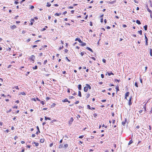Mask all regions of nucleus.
Instances as JSON below:
<instances>
[{
	"mask_svg": "<svg viewBox=\"0 0 152 152\" xmlns=\"http://www.w3.org/2000/svg\"><path fill=\"white\" fill-rule=\"evenodd\" d=\"M75 41H78L80 43L82 42V41H81L80 39L79 38H77L75 39Z\"/></svg>",
	"mask_w": 152,
	"mask_h": 152,
	"instance_id": "423d86ee",
	"label": "nucleus"
},
{
	"mask_svg": "<svg viewBox=\"0 0 152 152\" xmlns=\"http://www.w3.org/2000/svg\"><path fill=\"white\" fill-rule=\"evenodd\" d=\"M74 119L72 117L70 118V120L69 121V123L70 124H71L72 122L73 121Z\"/></svg>",
	"mask_w": 152,
	"mask_h": 152,
	"instance_id": "9d476101",
	"label": "nucleus"
},
{
	"mask_svg": "<svg viewBox=\"0 0 152 152\" xmlns=\"http://www.w3.org/2000/svg\"><path fill=\"white\" fill-rule=\"evenodd\" d=\"M129 95V92H127L125 94V99L127 100V97Z\"/></svg>",
	"mask_w": 152,
	"mask_h": 152,
	"instance_id": "7ed1b4c3",
	"label": "nucleus"
},
{
	"mask_svg": "<svg viewBox=\"0 0 152 152\" xmlns=\"http://www.w3.org/2000/svg\"><path fill=\"white\" fill-rule=\"evenodd\" d=\"M7 51H10L11 50V48H8L7 49Z\"/></svg>",
	"mask_w": 152,
	"mask_h": 152,
	"instance_id": "49530a36",
	"label": "nucleus"
},
{
	"mask_svg": "<svg viewBox=\"0 0 152 152\" xmlns=\"http://www.w3.org/2000/svg\"><path fill=\"white\" fill-rule=\"evenodd\" d=\"M126 121H125L124 122H122V124L123 125H125V124H126Z\"/></svg>",
	"mask_w": 152,
	"mask_h": 152,
	"instance_id": "5fc2aeb1",
	"label": "nucleus"
},
{
	"mask_svg": "<svg viewBox=\"0 0 152 152\" xmlns=\"http://www.w3.org/2000/svg\"><path fill=\"white\" fill-rule=\"evenodd\" d=\"M14 88H15L16 89H18V90H19V89L18 86H15L14 87H12V88L13 89H14Z\"/></svg>",
	"mask_w": 152,
	"mask_h": 152,
	"instance_id": "7c9ffc66",
	"label": "nucleus"
},
{
	"mask_svg": "<svg viewBox=\"0 0 152 152\" xmlns=\"http://www.w3.org/2000/svg\"><path fill=\"white\" fill-rule=\"evenodd\" d=\"M140 83L142 84V80L141 78L140 77Z\"/></svg>",
	"mask_w": 152,
	"mask_h": 152,
	"instance_id": "a18cd8bd",
	"label": "nucleus"
},
{
	"mask_svg": "<svg viewBox=\"0 0 152 152\" xmlns=\"http://www.w3.org/2000/svg\"><path fill=\"white\" fill-rule=\"evenodd\" d=\"M74 98V97L73 96H70L69 97V99H72Z\"/></svg>",
	"mask_w": 152,
	"mask_h": 152,
	"instance_id": "58836bf2",
	"label": "nucleus"
},
{
	"mask_svg": "<svg viewBox=\"0 0 152 152\" xmlns=\"http://www.w3.org/2000/svg\"><path fill=\"white\" fill-rule=\"evenodd\" d=\"M35 58V56L34 55H32L28 59L30 60L31 61L32 63H34V60Z\"/></svg>",
	"mask_w": 152,
	"mask_h": 152,
	"instance_id": "f03ea898",
	"label": "nucleus"
},
{
	"mask_svg": "<svg viewBox=\"0 0 152 152\" xmlns=\"http://www.w3.org/2000/svg\"><path fill=\"white\" fill-rule=\"evenodd\" d=\"M57 121L56 120H55V119H53V120H52L50 122V123L51 124H52V123H53L54 122H56V121Z\"/></svg>",
	"mask_w": 152,
	"mask_h": 152,
	"instance_id": "b1692460",
	"label": "nucleus"
},
{
	"mask_svg": "<svg viewBox=\"0 0 152 152\" xmlns=\"http://www.w3.org/2000/svg\"><path fill=\"white\" fill-rule=\"evenodd\" d=\"M43 54L42 53H40L39 54V56H42Z\"/></svg>",
	"mask_w": 152,
	"mask_h": 152,
	"instance_id": "09e8293b",
	"label": "nucleus"
},
{
	"mask_svg": "<svg viewBox=\"0 0 152 152\" xmlns=\"http://www.w3.org/2000/svg\"><path fill=\"white\" fill-rule=\"evenodd\" d=\"M14 3L15 4H17L19 3V2L17 1H15Z\"/></svg>",
	"mask_w": 152,
	"mask_h": 152,
	"instance_id": "680f3d73",
	"label": "nucleus"
},
{
	"mask_svg": "<svg viewBox=\"0 0 152 152\" xmlns=\"http://www.w3.org/2000/svg\"><path fill=\"white\" fill-rule=\"evenodd\" d=\"M61 15V12L59 13H56L55 14V16H59Z\"/></svg>",
	"mask_w": 152,
	"mask_h": 152,
	"instance_id": "2eb2a0df",
	"label": "nucleus"
},
{
	"mask_svg": "<svg viewBox=\"0 0 152 152\" xmlns=\"http://www.w3.org/2000/svg\"><path fill=\"white\" fill-rule=\"evenodd\" d=\"M150 55L152 57V50L151 49H150Z\"/></svg>",
	"mask_w": 152,
	"mask_h": 152,
	"instance_id": "473e14b6",
	"label": "nucleus"
},
{
	"mask_svg": "<svg viewBox=\"0 0 152 152\" xmlns=\"http://www.w3.org/2000/svg\"><path fill=\"white\" fill-rule=\"evenodd\" d=\"M103 19L102 18L100 20V22L101 23H102L103 22Z\"/></svg>",
	"mask_w": 152,
	"mask_h": 152,
	"instance_id": "3c124183",
	"label": "nucleus"
},
{
	"mask_svg": "<svg viewBox=\"0 0 152 152\" xmlns=\"http://www.w3.org/2000/svg\"><path fill=\"white\" fill-rule=\"evenodd\" d=\"M138 33L140 34V35H142V31L141 30H140L139 31H138Z\"/></svg>",
	"mask_w": 152,
	"mask_h": 152,
	"instance_id": "e433bc0d",
	"label": "nucleus"
},
{
	"mask_svg": "<svg viewBox=\"0 0 152 152\" xmlns=\"http://www.w3.org/2000/svg\"><path fill=\"white\" fill-rule=\"evenodd\" d=\"M62 102H68L69 103H70V102L69 101L68 99L66 98L64 99V100H62Z\"/></svg>",
	"mask_w": 152,
	"mask_h": 152,
	"instance_id": "39448f33",
	"label": "nucleus"
},
{
	"mask_svg": "<svg viewBox=\"0 0 152 152\" xmlns=\"http://www.w3.org/2000/svg\"><path fill=\"white\" fill-rule=\"evenodd\" d=\"M74 10H72L71 11V12L72 14H73L74 12Z\"/></svg>",
	"mask_w": 152,
	"mask_h": 152,
	"instance_id": "338daca9",
	"label": "nucleus"
},
{
	"mask_svg": "<svg viewBox=\"0 0 152 152\" xmlns=\"http://www.w3.org/2000/svg\"><path fill=\"white\" fill-rule=\"evenodd\" d=\"M35 134H32L31 135V137H35Z\"/></svg>",
	"mask_w": 152,
	"mask_h": 152,
	"instance_id": "864d4df0",
	"label": "nucleus"
},
{
	"mask_svg": "<svg viewBox=\"0 0 152 152\" xmlns=\"http://www.w3.org/2000/svg\"><path fill=\"white\" fill-rule=\"evenodd\" d=\"M45 120H51V119L49 118V117H47L46 116H45Z\"/></svg>",
	"mask_w": 152,
	"mask_h": 152,
	"instance_id": "393cba45",
	"label": "nucleus"
},
{
	"mask_svg": "<svg viewBox=\"0 0 152 152\" xmlns=\"http://www.w3.org/2000/svg\"><path fill=\"white\" fill-rule=\"evenodd\" d=\"M56 105V104L55 103H53L51 105V106L53 107H55Z\"/></svg>",
	"mask_w": 152,
	"mask_h": 152,
	"instance_id": "79ce46f5",
	"label": "nucleus"
},
{
	"mask_svg": "<svg viewBox=\"0 0 152 152\" xmlns=\"http://www.w3.org/2000/svg\"><path fill=\"white\" fill-rule=\"evenodd\" d=\"M53 143H51L50 144V147H51L53 145Z\"/></svg>",
	"mask_w": 152,
	"mask_h": 152,
	"instance_id": "6e6d98bb",
	"label": "nucleus"
},
{
	"mask_svg": "<svg viewBox=\"0 0 152 152\" xmlns=\"http://www.w3.org/2000/svg\"><path fill=\"white\" fill-rule=\"evenodd\" d=\"M101 77L102 78H103L104 77V75L103 74H101Z\"/></svg>",
	"mask_w": 152,
	"mask_h": 152,
	"instance_id": "774afa93",
	"label": "nucleus"
},
{
	"mask_svg": "<svg viewBox=\"0 0 152 152\" xmlns=\"http://www.w3.org/2000/svg\"><path fill=\"white\" fill-rule=\"evenodd\" d=\"M87 107L89 109L91 110V107H90V106L89 105H87Z\"/></svg>",
	"mask_w": 152,
	"mask_h": 152,
	"instance_id": "c9c22d12",
	"label": "nucleus"
},
{
	"mask_svg": "<svg viewBox=\"0 0 152 152\" xmlns=\"http://www.w3.org/2000/svg\"><path fill=\"white\" fill-rule=\"evenodd\" d=\"M31 21L30 23V25H33V22H34V19H31Z\"/></svg>",
	"mask_w": 152,
	"mask_h": 152,
	"instance_id": "ddd939ff",
	"label": "nucleus"
},
{
	"mask_svg": "<svg viewBox=\"0 0 152 152\" xmlns=\"http://www.w3.org/2000/svg\"><path fill=\"white\" fill-rule=\"evenodd\" d=\"M37 130H38V131H37L36 134H39V133H40V131H39V127L38 126H37Z\"/></svg>",
	"mask_w": 152,
	"mask_h": 152,
	"instance_id": "6e6552de",
	"label": "nucleus"
},
{
	"mask_svg": "<svg viewBox=\"0 0 152 152\" xmlns=\"http://www.w3.org/2000/svg\"><path fill=\"white\" fill-rule=\"evenodd\" d=\"M81 85H80V84H79L78 85V89L80 90H81Z\"/></svg>",
	"mask_w": 152,
	"mask_h": 152,
	"instance_id": "a211bd4d",
	"label": "nucleus"
},
{
	"mask_svg": "<svg viewBox=\"0 0 152 152\" xmlns=\"http://www.w3.org/2000/svg\"><path fill=\"white\" fill-rule=\"evenodd\" d=\"M78 95L79 96L81 97L82 96L81 92L80 91H79L78 92Z\"/></svg>",
	"mask_w": 152,
	"mask_h": 152,
	"instance_id": "aec40b11",
	"label": "nucleus"
},
{
	"mask_svg": "<svg viewBox=\"0 0 152 152\" xmlns=\"http://www.w3.org/2000/svg\"><path fill=\"white\" fill-rule=\"evenodd\" d=\"M64 48V47L63 46H60L58 48V50H61V49H63Z\"/></svg>",
	"mask_w": 152,
	"mask_h": 152,
	"instance_id": "c85d7f7f",
	"label": "nucleus"
},
{
	"mask_svg": "<svg viewBox=\"0 0 152 152\" xmlns=\"http://www.w3.org/2000/svg\"><path fill=\"white\" fill-rule=\"evenodd\" d=\"M136 22L139 25H140L141 24L140 21L138 20H136Z\"/></svg>",
	"mask_w": 152,
	"mask_h": 152,
	"instance_id": "4be33fe9",
	"label": "nucleus"
},
{
	"mask_svg": "<svg viewBox=\"0 0 152 152\" xmlns=\"http://www.w3.org/2000/svg\"><path fill=\"white\" fill-rule=\"evenodd\" d=\"M147 11L150 12V16H151V15L152 14V11H151L148 8V6H147Z\"/></svg>",
	"mask_w": 152,
	"mask_h": 152,
	"instance_id": "0eeeda50",
	"label": "nucleus"
},
{
	"mask_svg": "<svg viewBox=\"0 0 152 152\" xmlns=\"http://www.w3.org/2000/svg\"><path fill=\"white\" fill-rule=\"evenodd\" d=\"M32 69H37V65L35 66L34 67H32Z\"/></svg>",
	"mask_w": 152,
	"mask_h": 152,
	"instance_id": "cd10ccee",
	"label": "nucleus"
},
{
	"mask_svg": "<svg viewBox=\"0 0 152 152\" xmlns=\"http://www.w3.org/2000/svg\"><path fill=\"white\" fill-rule=\"evenodd\" d=\"M86 48L87 50H89V51H90L91 52H93V50L90 48L87 47Z\"/></svg>",
	"mask_w": 152,
	"mask_h": 152,
	"instance_id": "dca6fc26",
	"label": "nucleus"
},
{
	"mask_svg": "<svg viewBox=\"0 0 152 152\" xmlns=\"http://www.w3.org/2000/svg\"><path fill=\"white\" fill-rule=\"evenodd\" d=\"M92 59H93L95 61L96 60V58H94V57H91V58Z\"/></svg>",
	"mask_w": 152,
	"mask_h": 152,
	"instance_id": "e2e57ef3",
	"label": "nucleus"
},
{
	"mask_svg": "<svg viewBox=\"0 0 152 152\" xmlns=\"http://www.w3.org/2000/svg\"><path fill=\"white\" fill-rule=\"evenodd\" d=\"M102 61L103 62H104V63H106V60L105 59H102Z\"/></svg>",
	"mask_w": 152,
	"mask_h": 152,
	"instance_id": "603ef678",
	"label": "nucleus"
},
{
	"mask_svg": "<svg viewBox=\"0 0 152 152\" xmlns=\"http://www.w3.org/2000/svg\"><path fill=\"white\" fill-rule=\"evenodd\" d=\"M64 52L65 53H67L68 52V50L67 49H65V50H64Z\"/></svg>",
	"mask_w": 152,
	"mask_h": 152,
	"instance_id": "13d9d810",
	"label": "nucleus"
},
{
	"mask_svg": "<svg viewBox=\"0 0 152 152\" xmlns=\"http://www.w3.org/2000/svg\"><path fill=\"white\" fill-rule=\"evenodd\" d=\"M107 73H108V75L109 76H110L111 75H114V74L112 72H111L110 73L108 72Z\"/></svg>",
	"mask_w": 152,
	"mask_h": 152,
	"instance_id": "c756f323",
	"label": "nucleus"
},
{
	"mask_svg": "<svg viewBox=\"0 0 152 152\" xmlns=\"http://www.w3.org/2000/svg\"><path fill=\"white\" fill-rule=\"evenodd\" d=\"M94 117H96L97 116V115L96 113H94Z\"/></svg>",
	"mask_w": 152,
	"mask_h": 152,
	"instance_id": "052dcab7",
	"label": "nucleus"
},
{
	"mask_svg": "<svg viewBox=\"0 0 152 152\" xmlns=\"http://www.w3.org/2000/svg\"><path fill=\"white\" fill-rule=\"evenodd\" d=\"M47 60H45L44 61V62H43V64H45L47 63Z\"/></svg>",
	"mask_w": 152,
	"mask_h": 152,
	"instance_id": "37998d69",
	"label": "nucleus"
},
{
	"mask_svg": "<svg viewBox=\"0 0 152 152\" xmlns=\"http://www.w3.org/2000/svg\"><path fill=\"white\" fill-rule=\"evenodd\" d=\"M10 27L12 29H15L16 28V26H15V25L12 26H10Z\"/></svg>",
	"mask_w": 152,
	"mask_h": 152,
	"instance_id": "f8f14e48",
	"label": "nucleus"
},
{
	"mask_svg": "<svg viewBox=\"0 0 152 152\" xmlns=\"http://www.w3.org/2000/svg\"><path fill=\"white\" fill-rule=\"evenodd\" d=\"M34 144L36 146H37L39 145V143L38 142H34Z\"/></svg>",
	"mask_w": 152,
	"mask_h": 152,
	"instance_id": "2f4dec72",
	"label": "nucleus"
},
{
	"mask_svg": "<svg viewBox=\"0 0 152 152\" xmlns=\"http://www.w3.org/2000/svg\"><path fill=\"white\" fill-rule=\"evenodd\" d=\"M51 4L49 2H48L47 3L46 6L48 7H50L51 6Z\"/></svg>",
	"mask_w": 152,
	"mask_h": 152,
	"instance_id": "f3484780",
	"label": "nucleus"
},
{
	"mask_svg": "<svg viewBox=\"0 0 152 152\" xmlns=\"http://www.w3.org/2000/svg\"><path fill=\"white\" fill-rule=\"evenodd\" d=\"M40 101V103L42 104V105H44L45 104V103L43 101Z\"/></svg>",
	"mask_w": 152,
	"mask_h": 152,
	"instance_id": "ea45409f",
	"label": "nucleus"
},
{
	"mask_svg": "<svg viewBox=\"0 0 152 152\" xmlns=\"http://www.w3.org/2000/svg\"><path fill=\"white\" fill-rule=\"evenodd\" d=\"M37 45H34L32 46V48H35V47H37Z\"/></svg>",
	"mask_w": 152,
	"mask_h": 152,
	"instance_id": "c03bdc74",
	"label": "nucleus"
},
{
	"mask_svg": "<svg viewBox=\"0 0 152 152\" xmlns=\"http://www.w3.org/2000/svg\"><path fill=\"white\" fill-rule=\"evenodd\" d=\"M20 94L23 95H26V94L24 92H20Z\"/></svg>",
	"mask_w": 152,
	"mask_h": 152,
	"instance_id": "72a5a7b5",
	"label": "nucleus"
},
{
	"mask_svg": "<svg viewBox=\"0 0 152 152\" xmlns=\"http://www.w3.org/2000/svg\"><path fill=\"white\" fill-rule=\"evenodd\" d=\"M12 111L11 109H10V110L7 112V113H8L9 112H10Z\"/></svg>",
	"mask_w": 152,
	"mask_h": 152,
	"instance_id": "0e129e2a",
	"label": "nucleus"
},
{
	"mask_svg": "<svg viewBox=\"0 0 152 152\" xmlns=\"http://www.w3.org/2000/svg\"><path fill=\"white\" fill-rule=\"evenodd\" d=\"M49 99H50V98L49 97H47L46 98V99L47 100V101H48Z\"/></svg>",
	"mask_w": 152,
	"mask_h": 152,
	"instance_id": "4d7b16f0",
	"label": "nucleus"
},
{
	"mask_svg": "<svg viewBox=\"0 0 152 152\" xmlns=\"http://www.w3.org/2000/svg\"><path fill=\"white\" fill-rule=\"evenodd\" d=\"M132 96H131L129 98V105H131L132 104V103L131 102L132 100Z\"/></svg>",
	"mask_w": 152,
	"mask_h": 152,
	"instance_id": "20e7f679",
	"label": "nucleus"
},
{
	"mask_svg": "<svg viewBox=\"0 0 152 152\" xmlns=\"http://www.w3.org/2000/svg\"><path fill=\"white\" fill-rule=\"evenodd\" d=\"M86 97V98H89L90 96V94H89L88 93H86L85 94Z\"/></svg>",
	"mask_w": 152,
	"mask_h": 152,
	"instance_id": "1a4fd4ad",
	"label": "nucleus"
},
{
	"mask_svg": "<svg viewBox=\"0 0 152 152\" xmlns=\"http://www.w3.org/2000/svg\"><path fill=\"white\" fill-rule=\"evenodd\" d=\"M116 90V92H117L118 91H119V86L117 85L116 86V88H115Z\"/></svg>",
	"mask_w": 152,
	"mask_h": 152,
	"instance_id": "4468645a",
	"label": "nucleus"
},
{
	"mask_svg": "<svg viewBox=\"0 0 152 152\" xmlns=\"http://www.w3.org/2000/svg\"><path fill=\"white\" fill-rule=\"evenodd\" d=\"M83 137H84V135H81V136H80L79 137V138H82Z\"/></svg>",
	"mask_w": 152,
	"mask_h": 152,
	"instance_id": "8fccbe9b",
	"label": "nucleus"
},
{
	"mask_svg": "<svg viewBox=\"0 0 152 152\" xmlns=\"http://www.w3.org/2000/svg\"><path fill=\"white\" fill-rule=\"evenodd\" d=\"M31 100H32V101H36V99H35V98H32V99H31Z\"/></svg>",
	"mask_w": 152,
	"mask_h": 152,
	"instance_id": "69168bd1",
	"label": "nucleus"
},
{
	"mask_svg": "<svg viewBox=\"0 0 152 152\" xmlns=\"http://www.w3.org/2000/svg\"><path fill=\"white\" fill-rule=\"evenodd\" d=\"M40 142L41 143H42L44 142V141H45V139H40Z\"/></svg>",
	"mask_w": 152,
	"mask_h": 152,
	"instance_id": "412c9836",
	"label": "nucleus"
},
{
	"mask_svg": "<svg viewBox=\"0 0 152 152\" xmlns=\"http://www.w3.org/2000/svg\"><path fill=\"white\" fill-rule=\"evenodd\" d=\"M133 142V141L132 140H131L129 142V145H130Z\"/></svg>",
	"mask_w": 152,
	"mask_h": 152,
	"instance_id": "f704fd0d",
	"label": "nucleus"
},
{
	"mask_svg": "<svg viewBox=\"0 0 152 152\" xmlns=\"http://www.w3.org/2000/svg\"><path fill=\"white\" fill-rule=\"evenodd\" d=\"M13 108H16L17 109L18 108V106L16 105H14V106L12 107Z\"/></svg>",
	"mask_w": 152,
	"mask_h": 152,
	"instance_id": "4c0bfd02",
	"label": "nucleus"
},
{
	"mask_svg": "<svg viewBox=\"0 0 152 152\" xmlns=\"http://www.w3.org/2000/svg\"><path fill=\"white\" fill-rule=\"evenodd\" d=\"M86 86L84 87V91L85 92H86L88 91V88L91 89V87L89 84H86Z\"/></svg>",
	"mask_w": 152,
	"mask_h": 152,
	"instance_id": "f257e3e1",
	"label": "nucleus"
},
{
	"mask_svg": "<svg viewBox=\"0 0 152 152\" xmlns=\"http://www.w3.org/2000/svg\"><path fill=\"white\" fill-rule=\"evenodd\" d=\"M81 45L82 46H85L86 45V43L85 42H83L82 41V42H81Z\"/></svg>",
	"mask_w": 152,
	"mask_h": 152,
	"instance_id": "6ab92c4d",
	"label": "nucleus"
},
{
	"mask_svg": "<svg viewBox=\"0 0 152 152\" xmlns=\"http://www.w3.org/2000/svg\"><path fill=\"white\" fill-rule=\"evenodd\" d=\"M134 85H135V86H136L137 87H138V85L137 83L136 82L135 83Z\"/></svg>",
	"mask_w": 152,
	"mask_h": 152,
	"instance_id": "a19ab883",
	"label": "nucleus"
},
{
	"mask_svg": "<svg viewBox=\"0 0 152 152\" xmlns=\"http://www.w3.org/2000/svg\"><path fill=\"white\" fill-rule=\"evenodd\" d=\"M147 25H145L144 26V28L145 30H147Z\"/></svg>",
	"mask_w": 152,
	"mask_h": 152,
	"instance_id": "a878e982",
	"label": "nucleus"
},
{
	"mask_svg": "<svg viewBox=\"0 0 152 152\" xmlns=\"http://www.w3.org/2000/svg\"><path fill=\"white\" fill-rule=\"evenodd\" d=\"M68 146V145L67 144H65L64 146V147L65 148H67Z\"/></svg>",
	"mask_w": 152,
	"mask_h": 152,
	"instance_id": "bb28decb",
	"label": "nucleus"
},
{
	"mask_svg": "<svg viewBox=\"0 0 152 152\" xmlns=\"http://www.w3.org/2000/svg\"><path fill=\"white\" fill-rule=\"evenodd\" d=\"M80 54L82 56H83L84 54V52H81L80 53Z\"/></svg>",
	"mask_w": 152,
	"mask_h": 152,
	"instance_id": "bf43d9fd",
	"label": "nucleus"
},
{
	"mask_svg": "<svg viewBox=\"0 0 152 152\" xmlns=\"http://www.w3.org/2000/svg\"><path fill=\"white\" fill-rule=\"evenodd\" d=\"M63 147V144H61L59 145L58 148H61Z\"/></svg>",
	"mask_w": 152,
	"mask_h": 152,
	"instance_id": "5701e85b",
	"label": "nucleus"
},
{
	"mask_svg": "<svg viewBox=\"0 0 152 152\" xmlns=\"http://www.w3.org/2000/svg\"><path fill=\"white\" fill-rule=\"evenodd\" d=\"M30 9H33L34 8V7L33 6L31 5L30 7Z\"/></svg>",
	"mask_w": 152,
	"mask_h": 152,
	"instance_id": "de8ad7c7",
	"label": "nucleus"
},
{
	"mask_svg": "<svg viewBox=\"0 0 152 152\" xmlns=\"http://www.w3.org/2000/svg\"><path fill=\"white\" fill-rule=\"evenodd\" d=\"M145 44L146 45H148V38L147 37H146V36L145 35Z\"/></svg>",
	"mask_w": 152,
	"mask_h": 152,
	"instance_id": "9b49d317",
	"label": "nucleus"
}]
</instances>
